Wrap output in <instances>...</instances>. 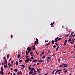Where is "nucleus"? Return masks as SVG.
Listing matches in <instances>:
<instances>
[{
  "label": "nucleus",
  "mask_w": 75,
  "mask_h": 75,
  "mask_svg": "<svg viewBox=\"0 0 75 75\" xmlns=\"http://www.w3.org/2000/svg\"><path fill=\"white\" fill-rule=\"evenodd\" d=\"M75 40L74 39H72L71 40V41H74Z\"/></svg>",
  "instance_id": "338daca9"
},
{
  "label": "nucleus",
  "mask_w": 75,
  "mask_h": 75,
  "mask_svg": "<svg viewBox=\"0 0 75 75\" xmlns=\"http://www.w3.org/2000/svg\"><path fill=\"white\" fill-rule=\"evenodd\" d=\"M1 71L3 70V68L2 67H1Z\"/></svg>",
  "instance_id": "58836bf2"
},
{
  "label": "nucleus",
  "mask_w": 75,
  "mask_h": 75,
  "mask_svg": "<svg viewBox=\"0 0 75 75\" xmlns=\"http://www.w3.org/2000/svg\"><path fill=\"white\" fill-rule=\"evenodd\" d=\"M28 53H29V52H30V50H28Z\"/></svg>",
  "instance_id": "052dcab7"
},
{
  "label": "nucleus",
  "mask_w": 75,
  "mask_h": 75,
  "mask_svg": "<svg viewBox=\"0 0 75 75\" xmlns=\"http://www.w3.org/2000/svg\"><path fill=\"white\" fill-rule=\"evenodd\" d=\"M8 65H9L10 67H11V64H10V63H9L8 64Z\"/></svg>",
  "instance_id": "cd10ccee"
},
{
  "label": "nucleus",
  "mask_w": 75,
  "mask_h": 75,
  "mask_svg": "<svg viewBox=\"0 0 75 75\" xmlns=\"http://www.w3.org/2000/svg\"><path fill=\"white\" fill-rule=\"evenodd\" d=\"M9 57H8V54L7 55V58H8Z\"/></svg>",
  "instance_id": "8fccbe9b"
},
{
  "label": "nucleus",
  "mask_w": 75,
  "mask_h": 75,
  "mask_svg": "<svg viewBox=\"0 0 75 75\" xmlns=\"http://www.w3.org/2000/svg\"><path fill=\"white\" fill-rule=\"evenodd\" d=\"M31 58H28V60H29V61H32V60H31Z\"/></svg>",
  "instance_id": "4468645a"
},
{
  "label": "nucleus",
  "mask_w": 75,
  "mask_h": 75,
  "mask_svg": "<svg viewBox=\"0 0 75 75\" xmlns=\"http://www.w3.org/2000/svg\"><path fill=\"white\" fill-rule=\"evenodd\" d=\"M64 43V45H66V44H65L66 43Z\"/></svg>",
  "instance_id": "4d7b16f0"
},
{
  "label": "nucleus",
  "mask_w": 75,
  "mask_h": 75,
  "mask_svg": "<svg viewBox=\"0 0 75 75\" xmlns=\"http://www.w3.org/2000/svg\"><path fill=\"white\" fill-rule=\"evenodd\" d=\"M20 55L18 54V58H20Z\"/></svg>",
  "instance_id": "b1692460"
},
{
  "label": "nucleus",
  "mask_w": 75,
  "mask_h": 75,
  "mask_svg": "<svg viewBox=\"0 0 75 75\" xmlns=\"http://www.w3.org/2000/svg\"><path fill=\"white\" fill-rule=\"evenodd\" d=\"M27 50H28L31 51V49L30 47H28V48H27Z\"/></svg>",
  "instance_id": "f257e3e1"
},
{
  "label": "nucleus",
  "mask_w": 75,
  "mask_h": 75,
  "mask_svg": "<svg viewBox=\"0 0 75 75\" xmlns=\"http://www.w3.org/2000/svg\"><path fill=\"white\" fill-rule=\"evenodd\" d=\"M38 62H42V61H43V60L42 59H40L38 60Z\"/></svg>",
  "instance_id": "7ed1b4c3"
},
{
  "label": "nucleus",
  "mask_w": 75,
  "mask_h": 75,
  "mask_svg": "<svg viewBox=\"0 0 75 75\" xmlns=\"http://www.w3.org/2000/svg\"><path fill=\"white\" fill-rule=\"evenodd\" d=\"M11 62L12 64H13V61H11Z\"/></svg>",
  "instance_id": "72a5a7b5"
},
{
  "label": "nucleus",
  "mask_w": 75,
  "mask_h": 75,
  "mask_svg": "<svg viewBox=\"0 0 75 75\" xmlns=\"http://www.w3.org/2000/svg\"><path fill=\"white\" fill-rule=\"evenodd\" d=\"M21 67H25V66H24V65H21Z\"/></svg>",
  "instance_id": "a211bd4d"
},
{
  "label": "nucleus",
  "mask_w": 75,
  "mask_h": 75,
  "mask_svg": "<svg viewBox=\"0 0 75 75\" xmlns=\"http://www.w3.org/2000/svg\"><path fill=\"white\" fill-rule=\"evenodd\" d=\"M16 65H18V62H17V61L16 62Z\"/></svg>",
  "instance_id": "412c9836"
},
{
  "label": "nucleus",
  "mask_w": 75,
  "mask_h": 75,
  "mask_svg": "<svg viewBox=\"0 0 75 75\" xmlns=\"http://www.w3.org/2000/svg\"><path fill=\"white\" fill-rule=\"evenodd\" d=\"M14 71H15L16 72H17V71H18V70H17V69H16Z\"/></svg>",
  "instance_id": "aec40b11"
},
{
  "label": "nucleus",
  "mask_w": 75,
  "mask_h": 75,
  "mask_svg": "<svg viewBox=\"0 0 75 75\" xmlns=\"http://www.w3.org/2000/svg\"><path fill=\"white\" fill-rule=\"evenodd\" d=\"M59 48V47H58L56 50V51H58V48Z\"/></svg>",
  "instance_id": "9b49d317"
},
{
  "label": "nucleus",
  "mask_w": 75,
  "mask_h": 75,
  "mask_svg": "<svg viewBox=\"0 0 75 75\" xmlns=\"http://www.w3.org/2000/svg\"><path fill=\"white\" fill-rule=\"evenodd\" d=\"M21 74V73L20 72H18V75H19V74Z\"/></svg>",
  "instance_id": "a19ab883"
},
{
  "label": "nucleus",
  "mask_w": 75,
  "mask_h": 75,
  "mask_svg": "<svg viewBox=\"0 0 75 75\" xmlns=\"http://www.w3.org/2000/svg\"><path fill=\"white\" fill-rule=\"evenodd\" d=\"M35 52L36 53V54H38V53H37V50H35Z\"/></svg>",
  "instance_id": "a18cd8bd"
},
{
  "label": "nucleus",
  "mask_w": 75,
  "mask_h": 75,
  "mask_svg": "<svg viewBox=\"0 0 75 75\" xmlns=\"http://www.w3.org/2000/svg\"><path fill=\"white\" fill-rule=\"evenodd\" d=\"M26 55H28V52L27 51H26Z\"/></svg>",
  "instance_id": "dca6fc26"
},
{
  "label": "nucleus",
  "mask_w": 75,
  "mask_h": 75,
  "mask_svg": "<svg viewBox=\"0 0 75 75\" xmlns=\"http://www.w3.org/2000/svg\"><path fill=\"white\" fill-rule=\"evenodd\" d=\"M61 71V69L59 70L56 71V72H58L59 71Z\"/></svg>",
  "instance_id": "2eb2a0df"
},
{
  "label": "nucleus",
  "mask_w": 75,
  "mask_h": 75,
  "mask_svg": "<svg viewBox=\"0 0 75 75\" xmlns=\"http://www.w3.org/2000/svg\"><path fill=\"white\" fill-rule=\"evenodd\" d=\"M54 41H53V40H52V44H54Z\"/></svg>",
  "instance_id": "7c9ffc66"
},
{
  "label": "nucleus",
  "mask_w": 75,
  "mask_h": 75,
  "mask_svg": "<svg viewBox=\"0 0 75 75\" xmlns=\"http://www.w3.org/2000/svg\"><path fill=\"white\" fill-rule=\"evenodd\" d=\"M58 41V40H55L54 41V42H57V41Z\"/></svg>",
  "instance_id": "f704fd0d"
},
{
  "label": "nucleus",
  "mask_w": 75,
  "mask_h": 75,
  "mask_svg": "<svg viewBox=\"0 0 75 75\" xmlns=\"http://www.w3.org/2000/svg\"><path fill=\"white\" fill-rule=\"evenodd\" d=\"M58 39V37H57L56 39L55 40H57Z\"/></svg>",
  "instance_id": "c03bdc74"
},
{
  "label": "nucleus",
  "mask_w": 75,
  "mask_h": 75,
  "mask_svg": "<svg viewBox=\"0 0 75 75\" xmlns=\"http://www.w3.org/2000/svg\"><path fill=\"white\" fill-rule=\"evenodd\" d=\"M34 61H35L34 62H36L37 61V60H34Z\"/></svg>",
  "instance_id": "c9c22d12"
},
{
  "label": "nucleus",
  "mask_w": 75,
  "mask_h": 75,
  "mask_svg": "<svg viewBox=\"0 0 75 75\" xmlns=\"http://www.w3.org/2000/svg\"><path fill=\"white\" fill-rule=\"evenodd\" d=\"M65 64H61L59 65V67H62L63 66V65H65Z\"/></svg>",
  "instance_id": "9d476101"
},
{
  "label": "nucleus",
  "mask_w": 75,
  "mask_h": 75,
  "mask_svg": "<svg viewBox=\"0 0 75 75\" xmlns=\"http://www.w3.org/2000/svg\"><path fill=\"white\" fill-rule=\"evenodd\" d=\"M55 44H56V45H58V43H56Z\"/></svg>",
  "instance_id": "603ef678"
},
{
  "label": "nucleus",
  "mask_w": 75,
  "mask_h": 75,
  "mask_svg": "<svg viewBox=\"0 0 75 75\" xmlns=\"http://www.w3.org/2000/svg\"><path fill=\"white\" fill-rule=\"evenodd\" d=\"M52 74H54V72H52Z\"/></svg>",
  "instance_id": "49530a36"
},
{
  "label": "nucleus",
  "mask_w": 75,
  "mask_h": 75,
  "mask_svg": "<svg viewBox=\"0 0 75 75\" xmlns=\"http://www.w3.org/2000/svg\"><path fill=\"white\" fill-rule=\"evenodd\" d=\"M60 61H61V59H59L58 60V62H60Z\"/></svg>",
  "instance_id": "6ab92c4d"
},
{
  "label": "nucleus",
  "mask_w": 75,
  "mask_h": 75,
  "mask_svg": "<svg viewBox=\"0 0 75 75\" xmlns=\"http://www.w3.org/2000/svg\"><path fill=\"white\" fill-rule=\"evenodd\" d=\"M30 55H32V52H30Z\"/></svg>",
  "instance_id": "79ce46f5"
},
{
  "label": "nucleus",
  "mask_w": 75,
  "mask_h": 75,
  "mask_svg": "<svg viewBox=\"0 0 75 75\" xmlns=\"http://www.w3.org/2000/svg\"><path fill=\"white\" fill-rule=\"evenodd\" d=\"M50 45V43H48V44L46 45H45V46H47V45Z\"/></svg>",
  "instance_id": "2f4dec72"
},
{
  "label": "nucleus",
  "mask_w": 75,
  "mask_h": 75,
  "mask_svg": "<svg viewBox=\"0 0 75 75\" xmlns=\"http://www.w3.org/2000/svg\"><path fill=\"white\" fill-rule=\"evenodd\" d=\"M33 71H30L29 73V74H33Z\"/></svg>",
  "instance_id": "f8f14e48"
},
{
  "label": "nucleus",
  "mask_w": 75,
  "mask_h": 75,
  "mask_svg": "<svg viewBox=\"0 0 75 75\" xmlns=\"http://www.w3.org/2000/svg\"><path fill=\"white\" fill-rule=\"evenodd\" d=\"M58 74H61V71L59 72L58 73Z\"/></svg>",
  "instance_id": "13d9d810"
},
{
  "label": "nucleus",
  "mask_w": 75,
  "mask_h": 75,
  "mask_svg": "<svg viewBox=\"0 0 75 75\" xmlns=\"http://www.w3.org/2000/svg\"><path fill=\"white\" fill-rule=\"evenodd\" d=\"M37 65H39V63L38 62V63L37 64Z\"/></svg>",
  "instance_id": "69168bd1"
},
{
  "label": "nucleus",
  "mask_w": 75,
  "mask_h": 75,
  "mask_svg": "<svg viewBox=\"0 0 75 75\" xmlns=\"http://www.w3.org/2000/svg\"><path fill=\"white\" fill-rule=\"evenodd\" d=\"M0 73H1V74L2 75H3V74H4V72H3V71H1Z\"/></svg>",
  "instance_id": "20e7f679"
},
{
  "label": "nucleus",
  "mask_w": 75,
  "mask_h": 75,
  "mask_svg": "<svg viewBox=\"0 0 75 75\" xmlns=\"http://www.w3.org/2000/svg\"><path fill=\"white\" fill-rule=\"evenodd\" d=\"M39 71H40V70H39V69H38L37 70V71H38V72H39Z\"/></svg>",
  "instance_id": "6e6d98bb"
},
{
  "label": "nucleus",
  "mask_w": 75,
  "mask_h": 75,
  "mask_svg": "<svg viewBox=\"0 0 75 75\" xmlns=\"http://www.w3.org/2000/svg\"><path fill=\"white\" fill-rule=\"evenodd\" d=\"M67 71H68L67 70H65L64 71V73H66V72H67Z\"/></svg>",
  "instance_id": "393cba45"
},
{
  "label": "nucleus",
  "mask_w": 75,
  "mask_h": 75,
  "mask_svg": "<svg viewBox=\"0 0 75 75\" xmlns=\"http://www.w3.org/2000/svg\"><path fill=\"white\" fill-rule=\"evenodd\" d=\"M56 46H55V45H54V46H53V47H54V48H56Z\"/></svg>",
  "instance_id": "ea45409f"
},
{
  "label": "nucleus",
  "mask_w": 75,
  "mask_h": 75,
  "mask_svg": "<svg viewBox=\"0 0 75 75\" xmlns=\"http://www.w3.org/2000/svg\"><path fill=\"white\" fill-rule=\"evenodd\" d=\"M28 69H29V70H30V69H31V67H28Z\"/></svg>",
  "instance_id": "c756f323"
},
{
  "label": "nucleus",
  "mask_w": 75,
  "mask_h": 75,
  "mask_svg": "<svg viewBox=\"0 0 75 75\" xmlns=\"http://www.w3.org/2000/svg\"><path fill=\"white\" fill-rule=\"evenodd\" d=\"M11 61V58H10L9 59V61Z\"/></svg>",
  "instance_id": "bf43d9fd"
},
{
  "label": "nucleus",
  "mask_w": 75,
  "mask_h": 75,
  "mask_svg": "<svg viewBox=\"0 0 75 75\" xmlns=\"http://www.w3.org/2000/svg\"><path fill=\"white\" fill-rule=\"evenodd\" d=\"M5 64H6V65H7V62H6Z\"/></svg>",
  "instance_id": "e433bc0d"
},
{
  "label": "nucleus",
  "mask_w": 75,
  "mask_h": 75,
  "mask_svg": "<svg viewBox=\"0 0 75 75\" xmlns=\"http://www.w3.org/2000/svg\"><path fill=\"white\" fill-rule=\"evenodd\" d=\"M42 55L44 54V52H42Z\"/></svg>",
  "instance_id": "de8ad7c7"
},
{
  "label": "nucleus",
  "mask_w": 75,
  "mask_h": 75,
  "mask_svg": "<svg viewBox=\"0 0 75 75\" xmlns=\"http://www.w3.org/2000/svg\"><path fill=\"white\" fill-rule=\"evenodd\" d=\"M4 68H6V65H4Z\"/></svg>",
  "instance_id": "4c0bfd02"
},
{
  "label": "nucleus",
  "mask_w": 75,
  "mask_h": 75,
  "mask_svg": "<svg viewBox=\"0 0 75 75\" xmlns=\"http://www.w3.org/2000/svg\"><path fill=\"white\" fill-rule=\"evenodd\" d=\"M71 39L72 38H70L69 39V40H68V41H69V42H70V41H71Z\"/></svg>",
  "instance_id": "ddd939ff"
},
{
  "label": "nucleus",
  "mask_w": 75,
  "mask_h": 75,
  "mask_svg": "<svg viewBox=\"0 0 75 75\" xmlns=\"http://www.w3.org/2000/svg\"><path fill=\"white\" fill-rule=\"evenodd\" d=\"M54 22H53V23H51L50 25H51V27H52V26H53V24H54Z\"/></svg>",
  "instance_id": "f03ea898"
},
{
  "label": "nucleus",
  "mask_w": 75,
  "mask_h": 75,
  "mask_svg": "<svg viewBox=\"0 0 75 75\" xmlns=\"http://www.w3.org/2000/svg\"><path fill=\"white\" fill-rule=\"evenodd\" d=\"M25 57L27 59H28V56H27V55H26V56H25Z\"/></svg>",
  "instance_id": "f3484780"
},
{
  "label": "nucleus",
  "mask_w": 75,
  "mask_h": 75,
  "mask_svg": "<svg viewBox=\"0 0 75 75\" xmlns=\"http://www.w3.org/2000/svg\"><path fill=\"white\" fill-rule=\"evenodd\" d=\"M36 40H37L36 41L37 42H38V39H37Z\"/></svg>",
  "instance_id": "e2e57ef3"
},
{
  "label": "nucleus",
  "mask_w": 75,
  "mask_h": 75,
  "mask_svg": "<svg viewBox=\"0 0 75 75\" xmlns=\"http://www.w3.org/2000/svg\"><path fill=\"white\" fill-rule=\"evenodd\" d=\"M31 57H34V56L33 55V54H31Z\"/></svg>",
  "instance_id": "09e8293b"
},
{
  "label": "nucleus",
  "mask_w": 75,
  "mask_h": 75,
  "mask_svg": "<svg viewBox=\"0 0 75 75\" xmlns=\"http://www.w3.org/2000/svg\"><path fill=\"white\" fill-rule=\"evenodd\" d=\"M28 61H29L28 59H27L25 61V62H26V63L28 62Z\"/></svg>",
  "instance_id": "423d86ee"
},
{
  "label": "nucleus",
  "mask_w": 75,
  "mask_h": 75,
  "mask_svg": "<svg viewBox=\"0 0 75 75\" xmlns=\"http://www.w3.org/2000/svg\"><path fill=\"white\" fill-rule=\"evenodd\" d=\"M74 41L70 42V43H71V44H74Z\"/></svg>",
  "instance_id": "4be33fe9"
},
{
  "label": "nucleus",
  "mask_w": 75,
  "mask_h": 75,
  "mask_svg": "<svg viewBox=\"0 0 75 75\" xmlns=\"http://www.w3.org/2000/svg\"><path fill=\"white\" fill-rule=\"evenodd\" d=\"M45 57V56H44L43 58H44Z\"/></svg>",
  "instance_id": "680f3d73"
},
{
  "label": "nucleus",
  "mask_w": 75,
  "mask_h": 75,
  "mask_svg": "<svg viewBox=\"0 0 75 75\" xmlns=\"http://www.w3.org/2000/svg\"><path fill=\"white\" fill-rule=\"evenodd\" d=\"M74 36H75V35H71L70 36V37H74Z\"/></svg>",
  "instance_id": "bb28decb"
},
{
  "label": "nucleus",
  "mask_w": 75,
  "mask_h": 75,
  "mask_svg": "<svg viewBox=\"0 0 75 75\" xmlns=\"http://www.w3.org/2000/svg\"><path fill=\"white\" fill-rule=\"evenodd\" d=\"M34 43L35 44H35H36V43H37V44H38V42H37V41H35Z\"/></svg>",
  "instance_id": "0eeeda50"
},
{
  "label": "nucleus",
  "mask_w": 75,
  "mask_h": 75,
  "mask_svg": "<svg viewBox=\"0 0 75 75\" xmlns=\"http://www.w3.org/2000/svg\"><path fill=\"white\" fill-rule=\"evenodd\" d=\"M50 50H48V53L47 54H49V53H50Z\"/></svg>",
  "instance_id": "5fc2aeb1"
},
{
  "label": "nucleus",
  "mask_w": 75,
  "mask_h": 75,
  "mask_svg": "<svg viewBox=\"0 0 75 75\" xmlns=\"http://www.w3.org/2000/svg\"><path fill=\"white\" fill-rule=\"evenodd\" d=\"M68 65L66 64V65H64L63 67V68H65L66 67H68Z\"/></svg>",
  "instance_id": "39448f33"
},
{
  "label": "nucleus",
  "mask_w": 75,
  "mask_h": 75,
  "mask_svg": "<svg viewBox=\"0 0 75 75\" xmlns=\"http://www.w3.org/2000/svg\"><path fill=\"white\" fill-rule=\"evenodd\" d=\"M19 62H22V60H20L19 61Z\"/></svg>",
  "instance_id": "37998d69"
},
{
  "label": "nucleus",
  "mask_w": 75,
  "mask_h": 75,
  "mask_svg": "<svg viewBox=\"0 0 75 75\" xmlns=\"http://www.w3.org/2000/svg\"><path fill=\"white\" fill-rule=\"evenodd\" d=\"M2 65H4V63L2 62Z\"/></svg>",
  "instance_id": "864d4df0"
},
{
  "label": "nucleus",
  "mask_w": 75,
  "mask_h": 75,
  "mask_svg": "<svg viewBox=\"0 0 75 75\" xmlns=\"http://www.w3.org/2000/svg\"><path fill=\"white\" fill-rule=\"evenodd\" d=\"M30 58L31 59H34V57H31Z\"/></svg>",
  "instance_id": "c85d7f7f"
},
{
  "label": "nucleus",
  "mask_w": 75,
  "mask_h": 75,
  "mask_svg": "<svg viewBox=\"0 0 75 75\" xmlns=\"http://www.w3.org/2000/svg\"><path fill=\"white\" fill-rule=\"evenodd\" d=\"M67 40H66L64 42V43H67Z\"/></svg>",
  "instance_id": "a878e982"
},
{
  "label": "nucleus",
  "mask_w": 75,
  "mask_h": 75,
  "mask_svg": "<svg viewBox=\"0 0 75 75\" xmlns=\"http://www.w3.org/2000/svg\"><path fill=\"white\" fill-rule=\"evenodd\" d=\"M33 72H35V73L36 72V71H34Z\"/></svg>",
  "instance_id": "774afa93"
},
{
  "label": "nucleus",
  "mask_w": 75,
  "mask_h": 75,
  "mask_svg": "<svg viewBox=\"0 0 75 75\" xmlns=\"http://www.w3.org/2000/svg\"><path fill=\"white\" fill-rule=\"evenodd\" d=\"M61 38H59V39H58V41H59V40H61Z\"/></svg>",
  "instance_id": "473e14b6"
},
{
  "label": "nucleus",
  "mask_w": 75,
  "mask_h": 75,
  "mask_svg": "<svg viewBox=\"0 0 75 75\" xmlns=\"http://www.w3.org/2000/svg\"><path fill=\"white\" fill-rule=\"evenodd\" d=\"M33 68H32V69H31L30 71H31L32 72H33Z\"/></svg>",
  "instance_id": "5701e85b"
},
{
  "label": "nucleus",
  "mask_w": 75,
  "mask_h": 75,
  "mask_svg": "<svg viewBox=\"0 0 75 75\" xmlns=\"http://www.w3.org/2000/svg\"><path fill=\"white\" fill-rule=\"evenodd\" d=\"M51 57H47V60H49V59H51Z\"/></svg>",
  "instance_id": "1a4fd4ad"
},
{
  "label": "nucleus",
  "mask_w": 75,
  "mask_h": 75,
  "mask_svg": "<svg viewBox=\"0 0 75 75\" xmlns=\"http://www.w3.org/2000/svg\"><path fill=\"white\" fill-rule=\"evenodd\" d=\"M35 74H36V73H34V74H33V75H35Z\"/></svg>",
  "instance_id": "0e129e2a"
},
{
  "label": "nucleus",
  "mask_w": 75,
  "mask_h": 75,
  "mask_svg": "<svg viewBox=\"0 0 75 75\" xmlns=\"http://www.w3.org/2000/svg\"><path fill=\"white\" fill-rule=\"evenodd\" d=\"M11 38H12V37H13V35H11Z\"/></svg>",
  "instance_id": "3c124183"
},
{
  "label": "nucleus",
  "mask_w": 75,
  "mask_h": 75,
  "mask_svg": "<svg viewBox=\"0 0 75 75\" xmlns=\"http://www.w3.org/2000/svg\"><path fill=\"white\" fill-rule=\"evenodd\" d=\"M33 50H35V46L34 45L33 46Z\"/></svg>",
  "instance_id": "6e6552de"
}]
</instances>
